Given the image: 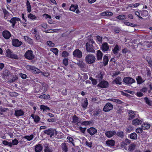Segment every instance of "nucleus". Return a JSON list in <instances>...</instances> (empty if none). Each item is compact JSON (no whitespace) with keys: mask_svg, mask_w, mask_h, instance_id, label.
<instances>
[{"mask_svg":"<svg viewBox=\"0 0 152 152\" xmlns=\"http://www.w3.org/2000/svg\"><path fill=\"white\" fill-rule=\"evenodd\" d=\"M2 35L3 37L6 39H9L10 36V33L7 31H4L2 32Z\"/></svg>","mask_w":152,"mask_h":152,"instance_id":"obj_14","label":"nucleus"},{"mask_svg":"<svg viewBox=\"0 0 152 152\" xmlns=\"http://www.w3.org/2000/svg\"><path fill=\"white\" fill-rule=\"evenodd\" d=\"M103 76V75L102 72H100L99 74H98L96 77L97 80L99 81H100L102 79Z\"/></svg>","mask_w":152,"mask_h":152,"instance_id":"obj_27","label":"nucleus"},{"mask_svg":"<svg viewBox=\"0 0 152 152\" xmlns=\"http://www.w3.org/2000/svg\"><path fill=\"white\" fill-rule=\"evenodd\" d=\"M69 55V53H68L66 51H63L61 54V56L63 57H66L68 56Z\"/></svg>","mask_w":152,"mask_h":152,"instance_id":"obj_51","label":"nucleus"},{"mask_svg":"<svg viewBox=\"0 0 152 152\" xmlns=\"http://www.w3.org/2000/svg\"><path fill=\"white\" fill-rule=\"evenodd\" d=\"M61 147L62 150L64 151V152H67V151L68 148L65 143H62L61 145Z\"/></svg>","mask_w":152,"mask_h":152,"instance_id":"obj_24","label":"nucleus"},{"mask_svg":"<svg viewBox=\"0 0 152 152\" xmlns=\"http://www.w3.org/2000/svg\"><path fill=\"white\" fill-rule=\"evenodd\" d=\"M106 144L107 146H112L114 145L115 142L114 140H111L106 141Z\"/></svg>","mask_w":152,"mask_h":152,"instance_id":"obj_22","label":"nucleus"},{"mask_svg":"<svg viewBox=\"0 0 152 152\" xmlns=\"http://www.w3.org/2000/svg\"><path fill=\"white\" fill-rule=\"evenodd\" d=\"M28 17V18L31 20H36L37 19V17L31 13L29 14Z\"/></svg>","mask_w":152,"mask_h":152,"instance_id":"obj_39","label":"nucleus"},{"mask_svg":"<svg viewBox=\"0 0 152 152\" xmlns=\"http://www.w3.org/2000/svg\"><path fill=\"white\" fill-rule=\"evenodd\" d=\"M78 6L77 5H72L69 8V10L72 11L74 12L76 10Z\"/></svg>","mask_w":152,"mask_h":152,"instance_id":"obj_31","label":"nucleus"},{"mask_svg":"<svg viewBox=\"0 0 152 152\" xmlns=\"http://www.w3.org/2000/svg\"><path fill=\"white\" fill-rule=\"evenodd\" d=\"M143 129L141 128H138L136 129V132L138 133H141L142 132Z\"/></svg>","mask_w":152,"mask_h":152,"instance_id":"obj_58","label":"nucleus"},{"mask_svg":"<svg viewBox=\"0 0 152 152\" xmlns=\"http://www.w3.org/2000/svg\"><path fill=\"white\" fill-rule=\"evenodd\" d=\"M123 81L127 84H131L135 82L134 79L129 77L124 78L123 79Z\"/></svg>","mask_w":152,"mask_h":152,"instance_id":"obj_9","label":"nucleus"},{"mask_svg":"<svg viewBox=\"0 0 152 152\" xmlns=\"http://www.w3.org/2000/svg\"><path fill=\"white\" fill-rule=\"evenodd\" d=\"M34 138V135L31 134L30 136L27 135L24 136L23 138L26 139L28 141H30Z\"/></svg>","mask_w":152,"mask_h":152,"instance_id":"obj_29","label":"nucleus"},{"mask_svg":"<svg viewBox=\"0 0 152 152\" xmlns=\"http://www.w3.org/2000/svg\"><path fill=\"white\" fill-rule=\"evenodd\" d=\"M34 119V121L36 123H37L40 120V118L38 116H35L34 117H33Z\"/></svg>","mask_w":152,"mask_h":152,"instance_id":"obj_53","label":"nucleus"},{"mask_svg":"<svg viewBox=\"0 0 152 152\" xmlns=\"http://www.w3.org/2000/svg\"><path fill=\"white\" fill-rule=\"evenodd\" d=\"M20 21L19 18H18L13 17L10 20V22L12 24V26L14 27L15 24L16 23V21Z\"/></svg>","mask_w":152,"mask_h":152,"instance_id":"obj_15","label":"nucleus"},{"mask_svg":"<svg viewBox=\"0 0 152 152\" xmlns=\"http://www.w3.org/2000/svg\"><path fill=\"white\" fill-rule=\"evenodd\" d=\"M44 133L48 135H50V137L55 135L56 137L58 138L57 136L58 132L55 129H50L48 130H45L44 131Z\"/></svg>","mask_w":152,"mask_h":152,"instance_id":"obj_2","label":"nucleus"},{"mask_svg":"<svg viewBox=\"0 0 152 152\" xmlns=\"http://www.w3.org/2000/svg\"><path fill=\"white\" fill-rule=\"evenodd\" d=\"M12 45L15 47H19L20 46L22 42L20 41L18 39H14L12 41Z\"/></svg>","mask_w":152,"mask_h":152,"instance_id":"obj_10","label":"nucleus"},{"mask_svg":"<svg viewBox=\"0 0 152 152\" xmlns=\"http://www.w3.org/2000/svg\"><path fill=\"white\" fill-rule=\"evenodd\" d=\"M96 38L97 41L99 42L100 43H102V38L99 36H96Z\"/></svg>","mask_w":152,"mask_h":152,"instance_id":"obj_52","label":"nucleus"},{"mask_svg":"<svg viewBox=\"0 0 152 152\" xmlns=\"http://www.w3.org/2000/svg\"><path fill=\"white\" fill-rule=\"evenodd\" d=\"M137 134L134 132L131 133L130 135V137L132 139L136 140L137 138Z\"/></svg>","mask_w":152,"mask_h":152,"instance_id":"obj_28","label":"nucleus"},{"mask_svg":"<svg viewBox=\"0 0 152 152\" xmlns=\"http://www.w3.org/2000/svg\"><path fill=\"white\" fill-rule=\"evenodd\" d=\"M20 75L21 77L23 79H25L26 78L27 76L25 74L20 73Z\"/></svg>","mask_w":152,"mask_h":152,"instance_id":"obj_62","label":"nucleus"},{"mask_svg":"<svg viewBox=\"0 0 152 152\" xmlns=\"http://www.w3.org/2000/svg\"><path fill=\"white\" fill-rule=\"evenodd\" d=\"M119 51V47L118 45H116L115 46L114 48L112 50L114 54L117 55Z\"/></svg>","mask_w":152,"mask_h":152,"instance_id":"obj_21","label":"nucleus"},{"mask_svg":"<svg viewBox=\"0 0 152 152\" xmlns=\"http://www.w3.org/2000/svg\"><path fill=\"white\" fill-rule=\"evenodd\" d=\"M24 39L29 44L32 45L33 44L32 40L27 36H24Z\"/></svg>","mask_w":152,"mask_h":152,"instance_id":"obj_26","label":"nucleus"},{"mask_svg":"<svg viewBox=\"0 0 152 152\" xmlns=\"http://www.w3.org/2000/svg\"><path fill=\"white\" fill-rule=\"evenodd\" d=\"M3 74L5 75V76H7L9 74V71L7 69H6L3 72Z\"/></svg>","mask_w":152,"mask_h":152,"instance_id":"obj_61","label":"nucleus"},{"mask_svg":"<svg viewBox=\"0 0 152 152\" xmlns=\"http://www.w3.org/2000/svg\"><path fill=\"white\" fill-rule=\"evenodd\" d=\"M108 86V83L105 81H102L97 85L98 86L102 88H107Z\"/></svg>","mask_w":152,"mask_h":152,"instance_id":"obj_12","label":"nucleus"},{"mask_svg":"<svg viewBox=\"0 0 152 152\" xmlns=\"http://www.w3.org/2000/svg\"><path fill=\"white\" fill-rule=\"evenodd\" d=\"M47 43L48 45L52 47H53L54 46L55 44L53 43L52 42L50 41H48L47 42Z\"/></svg>","mask_w":152,"mask_h":152,"instance_id":"obj_56","label":"nucleus"},{"mask_svg":"<svg viewBox=\"0 0 152 152\" xmlns=\"http://www.w3.org/2000/svg\"><path fill=\"white\" fill-rule=\"evenodd\" d=\"M88 105V102L87 99L84 100V103L82 104V106L84 108H86Z\"/></svg>","mask_w":152,"mask_h":152,"instance_id":"obj_40","label":"nucleus"},{"mask_svg":"<svg viewBox=\"0 0 152 152\" xmlns=\"http://www.w3.org/2000/svg\"><path fill=\"white\" fill-rule=\"evenodd\" d=\"M121 78L120 77H117L113 81V82H115L117 84H121Z\"/></svg>","mask_w":152,"mask_h":152,"instance_id":"obj_30","label":"nucleus"},{"mask_svg":"<svg viewBox=\"0 0 152 152\" xmlns=\"http://www.w3.org/2000/svg\"><path fill=\"white\" fill-rule=\"evenodd\" d=\"M12 145H17L18 143V141L16 139H15L12 140Z\"/></svg>","mask_w":152,"mask_h":152,"instance_id":"obj_59","label":"nucleus"},{"mask_svg":"<svg viewBox=\"0 0 152 152\" xmlns=\"http://www.w3.org/2000/svg\"><path fill=\"white\" fill-rule=\"evenodd\" d=\"M94 43V42L92 39H90L88 42L86 44V49L87 51L91 53H94L95 50L94 47L92 44Z\"/></svg>","mask_w":152,"mask_h":152,"instance_id":"obj_1","label":"nucleus"},{"mask_svg":"<svg viewBox=\"0 0 152 152\" xmlns=\"http://www.w3.org/2000/svg\"><path fill=\"white\" fill-rule=\"evenodd\" d=\"M26 6L27 8L28 12H30L31 11V7L28 1H27L26 2Z\"/></svg>","mask_w":152,"mask_h":152,"instance_id":"obj_35","label":"nucleus"},{"mask_svg":"<svg viewBox=\"0 0 152 152\" xmlns=\"http://www.w3.org/2000/svg\"><path fill=\"white\" fill-rule=\"evenodd\" d=\"M24 56L28 60H32L34 58L32 51L30 50H27L26 52L24 55Z\"/></svg>","mask_w":152,"mask_h":152,"instance_id":"obj_5","label":"nucleus"},{"mask_svg":"<svg viewBox=\"0 0 152 152\" xmlns=\"http://www.w3.org/2000/svg\"><path fill=\"white\" fill-rule=\"evenodd\" d=\"M116 135L121 138H122L124 137V134L123 132L122 131H119L116 133Z\"/></svg>","mask_w":152,"mask_h":152,"instance_id":"obj_45","label":"nucleus"},{"mask_svg":"<svg viewBox=\"0 0 152 152\" xmlns=\"http://www.w3.org/2000/svg\"><path fill=\"white\" fill-rule=\"evenodd\" d=\"M103 54L100 50L97 51L96 56L98 60L101 59L102 58Z\"/></svg>","mask_w":152,"mask_h":152,"instance_id":"obj_23","label":"nucleus"},{"mask_svg":"<svg viewBox=\"0 0 152 152\" xmlns=\"http://www.w3.org/2000/svg\"><path fill=\"white\" fill-rule=\"evenodd\" d=\"M68 60L67 58H64L63 60V64L65 66H66L68 64Z\"/></svg>","mask_w":152,"mask_h":152,"instance_id":"obj_57","label":"nucleus"},{"mask_svg":"<svg viewBox=\"0 0 152 152\" xmlns=\"http://www.w3.org/2000/svg\"><path fill=\"white\" fill-rule=\"evenodd\" d=\"M40 109L41 110H43V111H47V110H49L50 109L48 107L44 105H41Z\"/></svg>","mask_w":152,"mask_h":152,"instance_id":"obj_37","label":"nucleus"},{"mask_svg":"<svg viewBox=\"0 0 152 152\" xmlns=\"http://www.w3.org/2000/svg\"><path fill=\"white\" fill-rule=\"evenodd\" d=\"M113 108V105L109 103H107L104 107L103 110L106 112H108L112 110Z\"/></svg>","mask_w":152,"mask_h":152,"instance_id":"obj_6","label":"nucleus"},{"mask_svg":"<svg viewBox=\"0 0 152 152\" xmlns=\"http://www.w3.org/2000/svg\"><path fill=\"white\" fill-rule=\"evenodd\" d=\"M146 60L148 62L149 66H151L152 65V61L151 58L149 57H147L146 58Z\"/></svg>","mask_w":152,"mask_h":152,"instance_id":"obj_42","label":"nucleus"},{"mask_svg":"<svg viewBox=\"0 0 152 152\" xmlns=\"http://www.w3.org/2000/svg\"><path fill=\"white\" fill-rule=\"evenodd\" d=\"M142 123V121L137 118L134 119L132 121V124L135 126L139 125Z\"/></svg>","mask_w":152,"mask_h":152,"instance_id":"obj_19","label":"nucleus"},{"mask_svg":"<svg viewBox=\"0 0 152 152\" xmlns=\"http://www.w3.org/2000/svg\"><path fill=\"white\" fill-rule=\"evenodd\" d=\"M39 97L40 98H43L45 99L49 98L50 96L49 95L43 94L39 96Z\"/></svg>","mask_w":152,"mask_h":152,"instance_id":"obj_41","label":"nucleus"},{"mask_svg":"<svg viewBox=\"0 0 152 152\" xmlns=\"http://www.w3.org/2000/svg\"><path fill=\"white\" fill-rule=\"evenodd\" d=\"M67 138L69 140V142H71L73 144V145H75L73 143L74 140L72 137H68Z\"/></svg>","mask_w":152,"mask_h":152,"instance_id":"obj_55","label":"nucleus"},{"mask_svg":"<svg viewBox=\"0 0 152 152\" xmlns=\"http://www.w3.org/2000/svg\"><path fill=\"white\" fill-rule=\"evenodd\" d=\"M116 134V132L114 131H108L105 133V135L108 137H111Z\"/></svg>","mask_w":152,"mask_h":152,"instance_id":"obj_18","label":"nucleus"},{"mask_svg":"<svg viewBox=\"0 0 152 152\" xmlns=\"http://www.w3.org/2000/svg\"><path fill=\"white\" fill-rule=\"evenodd\" d=\"M45 152H52L51 149L47 147L45 149Z\"/></svg>","mask_w":152,"mask_h":152,"instance_id":"obj_63","label":"nucleus"},{"mask_svg":"<svg viewBox=\"0 0 152 152\" xmlns=\"http://www.w3.org/2000/svg\"><path fill=\"white\" fill-rule=\"evenodd\" d=\"M26 68L28 70L31 71L35 74H38L41 72V70L35 66L30 65H27L26 67Z\"/></svg>","mask_w":152,"mask_h":152,"instance_id":"obj_4","label":"nucleus"},{"mask_svg":"<svg viewBox=\"0 0 152 152\" xmlns=\"http://www.w3.org/2000/svg\"><path fill=\"white\" fill-rule=\"evenodd\" d=\"M145 102L148 105H149V106H151V101L147 97H145Z\"/></svg>","mask_w":152,"mask_h":152,"instance_id":"obj_50","label":"nucleus"},{"mask_svg":"<svg viewBox=\"0 0 152 152\" xmlns=\"http://www.w3.org/2000/svg\"><path fill=\"white\" fill-rule=\"evenodd\" d=\"M3 12L4 15V18L5 19H7V16L8 14V12L6 9H3Z\"/></svg>","mask_w":152,"mask_h":152,"instance_id":"obj_54","label":"nucleus"},{"mask_svg":"<svg viewBox=\"0 0 152 152\" xmlns=\"http://www.w3.org/2000/svg\"><path fill=\"white\" fill-rule=\"evenodd\" d=\"M96 60V58L93 55L91 54L87 55L85 58L86 62L88 64L94 63Z\"/></svg>","mask_w":152,"mask_h":152,"instance_id":"obj_3","label":"nucleus"},{"mask_svg":"<svg viewBox=\"0 0 152 152\" xmlns=\"http://www.w3.org/2000/svg\"><path fill=\"white\" fill-rule=\"evenodd\" d=\"M136 145L134 144H131L129 146L128 150L130 152H132L134 150Z\"/></svg>","mask_w":152,"mask_h":152,"instance_id":"obj_25","label":"nucleus"},{"mask_svg":"<svg viewBox=\"0 0 152 152\" xmlns=\"http://www.w3.org/2000/svg\"><path fill=\"white\" fill-rule=\"evenodd\" d=\"M103 63L104 65L106 66L108 63V59L107 56H105L103 57Z\"/></svg>","mask_w":152,"mask_h":152,"instance_id":"obj_34","label":"nucleus"},{"mask_svg":"<svg viewBox=\"0 0 152 152\" xmlns=\"http://www.w3.org/2000/svg\"><path fill=\"white\" fill-rule=\"evenodd\" d=\"M130 140L127 139H125V140H124V143L126 145H127L128 144L130 143Z\"/></svg>","mask_w":152,"mask_h":152,"instance_id":"obj_64","label":"nucleus"},{"mask_svg":"<svg viewBox=\"0 0 152 152\" xmlns=\"http://www.w3.org/2000/svg\"><path fill=\"white\" fill-rule=\"evenodd\" d=\"M128 113L129 114L128 120H130L136 117V112L132 110H128Z\"/></svg>","mask_w":152,"mask_h":152,"instance_id":"obj_11","label":"nucleus"},{"mask_svg":"<svg viewBox=\"0 0 152 152\" xmlns=\"http://www.w3.org/2000/svg\"><path fill=\"white\" fill-rule=\"evenodd\" d=\"M136 80L138 84H141L142 83V80L140 76H138L136 78Z\"/></svg>","mask_w":152,"mask_h":152,"instance_id":"obj_44","label":"nucleus"},{"mask_svg":"<svg viewBox=\"0 0 152 152\" xmlns=\"http://www.w3.org/2000/svg\"><path fill=\"white\" fill-rule=\"evenodd\" d=\"M56 55H58V50L56 48H53L50 49Z\"/></svg>","mask_w":152,"mask_h":152,"instance_id":"obj_48","label":"nucleus"},{"mask_svg":"<svg viewBox=\"0 0 152 152\" xmlns=\"http://www.w3.org/2000/svg\"><path fill=\"white\" fill-rule=\"evenodd\" d=\"M142 129L145 130V129H148L150 128V125L147 123H144L142 125Z\"/></svg>","mask_w":152,"mask_h":152,"instance_id":"obj_33","label":"nucleus"},{"mask_svg":"<svg viewBox=\"0 0 152 152\" xmlns=\"http://www.w3.org/2000/svg\"><path fill=\"white\" fill-rule=\"evenodd\" d=\"M2 143L4 145H7L9 146L10 147H11L12 146V143L11 142H9L6 141V140H4L3 141Z\"/></svg>","mask_w":152,"mask_h":152,"instance_id":"obj_38","label":"nucleus"},{"mask_svg":"<svg viewBox=\"0 0 152 152\" xmlns=\"http://www.w3.org/2000/svg\"><path fill=\"white\" fill-rule=\"evenodd\" d=\"M102 15L103 16H111L113 15V13L110 12H106L102 13Z\"/></svg>","mask_w":152,"mask_h":152,"instance_id":"obj_32","label":"nucleus"},{"mask_svg":"<svg viewBox=\"0 0 152 152\" xmlns=\"http://www.w3.org/2000/svg\"><path fill=\"white\" fill-rule=\"evenodd\" d=\"M102 110L99 109L98 110H96L94 112V115H98L101 112Z\"/></svg>","mask_w":152,"mask_h":152,"instance_id":"obj_49","label":"nucleus"},{"mask_svg":"<svg viewBox=\"0 0 152 152\" xmlns=\"http://www.w3.org/2000/svg\"><path fill=\"white\" fill-rule=\"evenodd\" d=\"M78 121V118L76 115H74L73 117V121L72 122L75 123L77 122Z\"/></svg>","mask_w":152,"mask_h":152,"instance_id":"obj_46","label":"nucleus"},{"mask_svg":"<svg viewBox=\"0 0 152 152\" xmlns=\"http://www.w3.org/2000/svg\"><path fill=\"white\" fill-rule=\"evenodd\" d=\"M86 144L88 147L91 148L92 147V143L91 142H88L87 140H86Z\"/></svg>","mask_w":152,"mask_h":152,"instance_id":"obj_60","label":"nucleus"},{"mask_svg":"<svg viewBox=\"0 0 152 152\" xmlns=\"http://www.w3.org/2000/svg\"><path fill=\"white\" fill-rule=\"evenodd\" d=\"M24 114V112L21 110H15V115L16 117L22 116Z\"/></svg>","mask_w":152,"mask_h":152,"instance_id":"obj_16","label":"nucleus"},{"mask_svg":"<svg viewBox=\"0 0 152 152\" xmlns=\"http://www.w3.org/2000/svg\"><path fill=\"white\" fill-rule=\"evenodd\" d=\"M42 149V147L41 144H38L35 147V149L36 152H39Z\"/></svg>","mask_w":152,"mask_h":152,"instance_id":"obj_20","label":"nucleus"},{"mask_svg":"<svg viewBox=\"0 0 152 152\" xmlns=\"http://www.w3.org/2000/svg\"><path fill=\"white\" fill-rule=\"evenodd\" d=\"M87 132L91 135H93L97 132V130L94 128L91 127L87 130Z\"/></svg>","mask_w":152,"mask_h":152,"instance_id":"obj_17","label":"nucleus"},{"mask_svg":"<svg viewBox=\"0 0 152 152\" xmlns=\"http://www.w3.org/2000/svg\"><path fill=\"white\" fill-rule=\"evenodd\" d=\"M148 15V11L146 10H143L141 12V15L143 17H146Z\"/></svg>","mask_w":152,"mask_h":152,"instance_id":"obj_47","label":"nucleus"},{"mask_svg":"<svg viewBox=\"0 0 152 152\" xmlns=\"http://www.w3.org/2000/svg\"><path fill=\"white\" fill-rule=\"evenodd\" d=\"M109 45L107 42L103 43L101 46V48L102 51L105 52L108 51L109 49Z\"/></svg>","mask_w":152,"mask_h":152,"instance_id":"obj_13","label":"nucleus"},{"mask_svg":"<svg viewBox=\"0 0 152 152\" xmlns=\"http://www.w3.org/2000/svg\"><path fill=\"white\" fill-rule=\"evenodd\" d=\"M74 56L78 58H81L82 56V53L81 51L78 49H76L73 53Z\"/></svg>","mask_w":152,"mask_h":152,"instance_id":"obj_8","label":"nucleus"},{"mask_svg":"<svg viewBox=\"0 0 152 152\" xmlns=\"http://www.w3.org/2000/svg\"><path fill=\"white\" fill-rule=\"evenodd\" d=\"M7 56L8 57L13 58L15 59H18V57L17 56L14 54L9 49H8L6 51Z\"/></svg>","mask_w":152,"mask_h":152,"instance_id":"obj_7","label":"nucleus"},{"mask_svg":"<svg viewBox=\"0 0 152 152\" xmlns=\"http://www.w3.org/2000/svg\"><path fill=\"white\" fill-rule=\"evenodd\" d=\"M126 16L124 15H121L117 16L116 18L120 20L125 19L126 18Z\"/></svg>","mask_w":152,"mask_h":152,"instance_id":"obj_43","label":"nucleus"},{"mask_svg":"<svg viewBox=\"0 0 152 152\" xmlns=\"http://www.w3.org/2000/svg\"><path fill=\"white\" fill-rule=\"evenodd\" d=\"M42 89L43 90V92H46L48 87V85L45 83H43L42 84Z\"/></svg>","mask_w":152,"mask_h":152,"instance_id":"obj_36","label":"nucleus"}]
</instances>
